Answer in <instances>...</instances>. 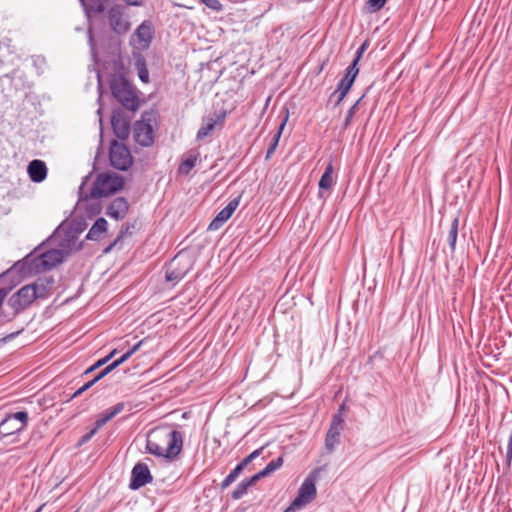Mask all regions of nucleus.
Returning a JSON list of instances; mask_svg holds the SVG:
<instances>
[{"label":"nucleus","mask_w":512,"mask_h":512,"mask_svg":"<svg viewBox=\"0 0 512 512\" xmlns=\"http://www.w3.org/2000/svg\"><path fill=\"white\" fill-rule=\"evenodd\" d=\"M182 446V434L170 426L156 427L147 435L146 448L158 457L174 459L181 452Z\"/></svg>","instance_id":"1"},{"label":"nucleus","mask_w":512,"mask_h":512,"mask_svg":"<svg viewBox=\"0 0 512 512\" xmlns=\"http://www.w3.org/2000/svg\"><path fill=\"white\" fill-rule=\"evenodd\" d=\"M114 98L126 109L135 111L139 106L134 87L123 77L114 76L110 84Z\"/></svg>","instance_id":"2"},{"label":"nucleus","mask_w":512,"mask_h":512,"mask_svg":"<svg viewBox=\"0 0 512 512\" xmlns=\"http://www.w3.org/2000/svg\"><path fill=\"white\" fill-rule=\"evenodd\" d=\"M65 255L66 254L60 248L50 249L41 252L32 258L27 257L25 259V264H30V272L47 271L60 264Z\"/></svg>","instance_id":"3"},{"label":"nucleus","mask_w":512,"mask_h":512,"mask_svg":"<svg viewBox=\"0 0 512 512\" xmlns=\"http://www.w3.org/2000/svg\"><path fill=\"white\" fill-rule=\"evenodd\" d=\"M123 185V178L120 175L116 173H101L93 184L91 196L94 198L108 196L122 189Z\"/></svg>","instance_id":"4"},{"label":"nucleus","mask_w":512,"mask_h":512,"mask_svg":"<svg viewBox=\"0 0 512 512\" xmlns=\"http://www.w3.org/2000/svg\"><path fill=\"white\" fill-rule=\"evenodd\" d=\"M320 469L314 470L302 483L299 488L298 495L286 509L285 512H292L296 509L310 503L316 497V480Z\"/></svg>","instance_id":"5"},{"label":"nucleus","mask_w":512,"mask_h":512,"mask_svg":"<svg viewBox=\"0 0 512 512\" xmlns=\"http://www.w3.org/2000/svg\"><path fill=\"white\" fill-rule=\"evenodd\" d=\"M106 17L110 29L117 35L126 34L131 28L127 9L123 5L115 4L111 6Z\"/></svg>","instance_id":"6"},{"label":"nucleus","mask_w":512,"mask_h":512,"mask_svg":"<svg viewBox=\"0 0 512 512\" xmlns=\"http://www.w3.org/2000/svg\"><path fill=\"white\" fill-rule=\"evenodd\" d=\"M110 163L118 170H127L132 165V155L123 143L117 141L111 143Z\"/></svg>","instance_id":"7"},{"label":"nucleus","mask_w":512,"mask_h":512,"mask_svg":"<svg viewBox=\"0 0 512 512\" xmlns=\"http://www.w3.org/2000/svg\"><path fill=\"white\" fill-rule=\"evenodd\" d=\"M78 238V232L73 229L61 225L59 226L52 236L53 243L57 244L65 254L70 253L74 249H78L76 246Z\"/></svg>","instance_id":"8"},{"label":"nucleus","mask_w":512,"mask_h":512,"mask_svg":"<svg viewBox=\"0 0 512 512\" xmlns=\"http://www.w3.org/2000/svg\"><path fill=\"white\" fill-rule=\"evenodd\" d=\"M28 414L24 411H19L8 415L0 423V435L8 436L14 433L21 432L27 425Z\"/></svg>","instance_id":"9"},{"label":"nucleus","mask_w":512,"mask_h":512,"mask_svg":"<svg viewBox=\"0 0 512 512\" xmlns=\"http://www.w3.org/2000/svg\"><path fill=\"white\" fill-rule=\"evenodd\" d=\"M153 38V26L150 21H143L133 33L130 42L137 50L143 51L149 48Z\"/></svg>","instance_id":"10"},{"label":"nucleus","mask_w":512,"mask_h":512,"mask_svg":"<svg viewBox=\"0 0 512 512\" xmlns=\"http://www.w3.org/2000/svg\"><path fill=\"white\" fill-rule=\"evenodd\" d=\"M35 293L30 284L25 285L9 298L8 305L17 314L26 309L36 299Z\"/></svg>","instance_id":"11"},{"label":"nucleus","mask_w":512,"mask_h":512,"mask_svg":"<svg viewBox=\"0 0 512 512\" xmlns=\"http://www.w3.org/2000/svg\"><path fill=\"white\" fill-rule=\"evenodd\" d=\"M344 428V419L340 413H336L331 421L325 438V449L332 453L340 442V435Z\"/></svg>","instance_id":"12"},{"label":"nucleus","mask_w":512,"mask_h":512,"mask_svg":"<svg viewBox=\"0 0 512 512\" xmlns=\"http://www.w3.org/2000/svg\"><path fill=\"white\" fill-rule=\"evenodd\" d=\"M358 58H355L354 61L347 67L345 76L339 82L337 89L333 93L332 96L337 95L336 105H338L346 96L351 86L354 83V80L359 72L357 68Z\"/></svg>","instance_id":"13"},{"label":"nucleus","mask_w":512,"mask_h":512,"mask_svg":"<svg viewBox=\"0 0 512 512\" xmlns=\"http://www.w3.org/2000/svg\"><path fill=\"white\" fill-rule=\"evenodd\" d=\"M133 137L141 146H150L154 141V131L149 122L144 118L136 121L133 129Z\"/></svg>","instance_id":"14"},{"label":"nucleus","mask_w":512,"mask_h":512,"mask_svg":"<svg viewBox=\"0 0 512 512\" xmlns=\"http://www.w3.org/2000/svg\"><path fill=\"white\" fill-rule=\"evenodd\" d=\"M152 479L148 466L144 463H138L132 469L129 487L133 490L139 489L152 482Z\"/></svg>","instance_id":"15"},{"label":"nucleus","mask_w":512,"mask_h":512,"mask_svg":"<svg viewBox=\"0 0 512 512\" xmlns=\"http://www.w3.org/2000/svg\"><path fill=\"white\" fill-rule=\"evenodd\" d=\"M182 260L183 256L178 254L169 263L166 271V280L168 282H178L186 275L187 271L189 270V266L184 265V267L180 268Z\"/></svg>","instance_id":"16"},{"label":"nucleus","mask_w":512,"mask_h":512,"mask_svg":"<svg viewBox=\"0 0 512 512\" xmlns=\"http://www.w3.org/2000/svg\"><path fill=\"white\" fill-rule=\"evenodd\" d=\"M111 124L115 135L119 139H126L129 136L130 123L129 120L121 112L113 113Z\"/></svg>","instance_id":"17"},{"label":"nucleus","mask_w":512,"mask_h":512,"mask_svg":"<svg viewBox=\"0 0 512 512\" xmlns=\"http://www.w3.org/2000/svg\"><path fill=\"white\" fill-rule=\"evenodd\" d=\"M128 209L129 205L126 199L123 197H118L111 202L107 208L106 214L111 218L120 220L126 216Z\"/></svg>","instance_id":"18"},{"label":"nucleus","mask_w":512,"mask_h":512,"mask_svg":"<svg viewBox=\"0 0 512 512\" xmlns=\"http://www.w3.org/2000/svg\"><path fill=\"white\" fill-rule=\"evenodd\" d=\"M27 172L33 182L40 183L47 176V167L42 160L35 159L28 164Z\"/></svg>","instance_id":"19"},{"label":"nucleus","mask_w":512,"mask_h":512,"mask_svg":"<svg viewBox=\"0 0 512 512\" xmlns=\"http://www.w3.org/2000/svg\"><path fill=\"white\" fill-rule=\"evenodd\" d=\"M226 117V113L222 112L220 114L215 115V117H209L205 123L202 124L200 129L197 132V139L201 140L212 133L215 126L218 124H222Z\"/></svg>","instance_id":"20"},{"label":"nucleus","mask_w":512,"mask_h":512,"mask_svg":"<svg viewBox=\"0 0 512 512\" xmlns=\"http://www.w3.org/2000/svg\"><path fill=\"white\" fill-rule=\"evenodd\" d=\"M54 280L52 278H39L34 283L30 284L33 290L36 292L35 297L37 298H46L53 287Z\"/></svg>","instance_id":"21"},{"label":"nucleus","mask_w":512,"mask_h":512,"mask_svg":"<svg viewBox=\"0 0 512 512\" xmlns=\"http://www.w3.org/2000/svg\"><path fill=\"white\" fill-rule=\"evenodd\" d=\"M124 410V403H117L116 405L105 410L99 418L96 420L95 425L96 429H100L104 426L108 421L113 419L116 415L121 413Z\"/></svg>","instance_id":"22"},{"label":"nucleus","mask_w":512,"mask_h":512,"mask_svg":"<svg viewBox=\"0 0 512 512\" xmlns=\"http://www.w3.org/2000/svg\"><path fill=\"white\" fill-rule=\"evenodd\" d=\"M124 410V403H117L116 405L105 410L99 418L96 420L95 425L96 429H100L104 426L108 421L113 419L116 415L121 413Z\"/></svg>","instance_id":"23"},{"label":"nucleus","mask_w":512,"mask_h":512,"mask_svg":"<svg viewBox=\"0 0 512 512\" xmlns=\"http://www.w3.org/2000/svg\"><path fill=\"white\" fill-rule=\"evenodd\" d=\"M108 223L104 218H98L86 235V239L98 241L107 231Z\"/></svg>","instance_id":"24"},{"label":"nucleus","mask_w":512,"mask_h":512,"mask_svg":"<svg viewBox=\"0 0 512 512\" xmlns=\"http://www.w3.org/2000/svg\"><path fill=\"white\" fill-rule=\"evenodd\" d=\"M257 481L255 476L242 480L232 492V498L235 500L242 498L247 493L248 489Z\"/></svg>","instance_id":"25"},{"label":"nucleus","mask_w":512,"mask_h":512,"mask_svg":"<svg viewBox=\"0 0 512 512\" xmlns=\"http://www.w3.org/2000/svg\"><path fill=\"white\" fill-rule=\"evenodd\" d=\"M334 185L333 179V165L332 163H328L326 166L325 172L320 178L319 188L323 190H328Z\"/></svg>","instance_id":"26"},{"label":"nucleus","mask_w":512,"mask_h":512,"mask_svg":"<svg viewBox=\"0 0 512 512\" xmlns=\"http://www.w3.org/2000/svg\"><path fill=\"white\" fill-rule=\"evenodd\" d=\"M282 464H283V458L278 457L277 459L272 460L263 470L256 473L254 476L257 478V480H260V479L270 475L277 469H279L282 466Z\"/></svg>","instance_id":"27"},{"label":"nucleus","mask_w":512,"mask_h":512,"mask_svg":"<svg viewBox=\"0 0 512 512\" xmlns=\"http://www.w3.org/2000/svg\"><path fill=\"white\" fill-rule=\"evenodd\" d=\"M197 159V154H189L179 165V174L187 175L195 167Z\"/></svg>","instance_id":"28"},{"label":"nucleus","mask_w":512,"mask_h":512,"mask_svg":"<svg viewBox=\"0 0 512 512\" xmlns=\"http://www.w3.org/2000/svg\"><path fill=\"white\" fill-rule=\"evenodd\" d=\"M458 225H459V218L454 217V219L451 222L448 235H447V242L451 248L452 251L455 250L457 236H458Z\"/></svg>","instance_id":"29"},{"label":"nucleus","mask_w":512,"mask_h":512,"mask_svg":"<svg viewBox=\"0 0 512 512\" xmlns=\"http://www.w3.org/2000/svg\"><path fill=\"white\" fill-rule=\"evenodd\" d=\"M86 10H91L95 13H101L105 9V3L108 0H79Z\"/></svg>","instance_id":"30"},{"label":"nucleus","mask_w":512,"mask_h":512,"mask_svg":"<svg viewBox=\"0 0 512 512\" xmlns=\"http://www.w3.org/2000/svg\"><path fill=\"white\" fill-rule=\"evenodd\" d=\"M231 216L228 210L223 208L209 224L208 229L212 231L219 229Z\"/></svg>","instance_id":"31"},{"label":"nucleus","mask_w":512,"mask_h":512,"mask_svg":"<svg viewBox=\"0 0 512 512\" xmlns=\"http://www.w3.org/2000/svg\"><path fill=\"white\" fill-rule=\"evenodd\" d=\"M285 123H286V119L281 123L278 132L274 135L272 143L270 144V146L267 150L266 158H269L274 153V151L278 145V141L281 136L282 130L284 129Z\"/></svg>","instance_id":"32"},{"label":"nucleus","mask_w":512,"mask_h":512,"mask_svg":"<svg viewBox=\"0 0 512 512\" xmlns=\"http://www.w3.org/2000/svg\"><path fill=\"white\" fill-rule=\"evenodd\" d=\"M387 2V0H367L365 9L369 13H375L379 11Z\"/></svg>","instance_id":"33"},{"label":"nucleus","mask_w":512,"mask_h":512,"mask_svg":"<svg viewBox=\"0 0 512 512\" xmlns=\"http://www.w3.org/2000/svg\"><path fill=\"white\" fill-rule=\"evenodd\" d=\"M122 363H124V361L122 360V358L120 357L119 359L115 360L114 362H112L111 364H109L107 367H105L96 377H95V380H100L101 378H103L104 376H106L108 373H110L111 371H113L115 368H117L119 365H121Z\"/></svg>","instance_id":"34"},{"label":"nucleus","mask_w":512,"mask_h":512,"mask_svg":"<svg viewBox=\"0 0 512 512\" xmlns=\"http://www.w3.org/2000/svg\"><path fill=\"white\" fill-rule=\"evenodd\" d=\"M361 100H362V97L360 99H358L356 101V103L348 110V113H347V116H346L345 122H344V127L345 128H347L350 125L351 120H352V118H353V116H354V114L356 112V109H357V107H358V105H359Z\"/></svg>","instance_id":"35"},{"label":"nucleus","mask_w":512,"mask_h":512,"mask_svg":"<svg viewBox=\"0 0 512 512\" xmlns=\"http://www.w3.org/2000/svg\"><path fill=\"white\" fill-rule=\"evenodd\" d=\"M138 75L142 82L147 83L149 81V72L145 64H138Z\"/></svg>","instance_id":"36"},{"label":"nucleus","mask_w":512,"mask_h":512,"mask_svg":"<svg viewBox=\"0 0 512 512\" xmlns=\"http://www.w3.org/2000/svg\"><path fill=\"white\" fill-rule=\"evenodd\" d=\"M143 344V340L139 341L138 343H136L131 349H129L126 353H124L121 358L122 360L125 362L126 360H128L134 353H136L141 345Z\"/></svg>","instance_id":"37"},{"label":"nucleus","mask_w":512,"mask_h":512,"mask_svg":"<svg viewBox=\"0 0 512 512\" xmlns=\"http://www.w3.org/2000/svg\"><path fill=\"white\" fill-rule=\"evenodd\" d=\"M98 380H95V378L89 382H87L86 384H84L81 388H79L74 394H73V397H77L79 395H81L84 391H86L87 389H89L90 387H92Z\"/></svg>","instance_id":"38"},{"label":"nucleus","mask_w":512,"mask_h":512,"mask_svg":"<svg viewBox=\"0 0 512 512\" xmlns=\"http://www.w3.org/2000/svg\"><path fill=\"white\" fill-rule=\"evenodd\" d=\"M238 205H239V198H235L227 204V206L225 207V210H228L230 215H232L234 213V211L237 209Z\"/></svg>","instance_id":"39"},{"label":"nucleus","mask_w":512,"mask_h":512,"mask_svg":"<svg viewBox=\"0 0 512 512\" xmlns=\"http://www.w3.org/2000/svg\"><path fill=\"white\" fill-rule=\"evenodd\" d=\"M238 205H239V198H235L227 204V206L225 207V210H228L230 215H232L234 213V211L237 209Z\"/></svg>","instance_id":"40"},{"label":"nucleus","mask_w":512,"mask_h":512,"mask_svg":"<svg viewBox=\"0 0 512 512\" xmlns=\"http://www.w3.org/2000/svg\"><path fill=\"white\" fill-rule=\"evenodd\" d=\"M237 478L233 476L232 474H228L227 477L222 481L221 483V489L228 488L233 482H235Z\"/></svg>","instance_id":"41"},{"label":"nucleus","mask_w":512,"mask_h":512,"mask_svg":"<svg viewBox=\"0 0 512 512\" xmlns=\"http://www.w3.org/2000/svg\"><path fill=\"white\" fill-rule=\"evenodd\" d=\"M106 363H107V360H106V359H105V357H104V358H102V359L98 360V361H97L93 366H91V367H90L86 372H87V373H88V372H91V371L95 370L96 368L103 366V365H104V364H106Z\"/></svg>","instance_id":"42"},{"label":"nucleus","mask_w":512,"mask_h":512,"mask_svg":"<svg viewBox=\"0 0 512 512\" xmlns=\"http://www.w3.org/2000/svg\"><path fill=\"white\" fill-rule=\"evenodd\" d=\"M97 430H98V429H96V427H95V428H94L93 430H91L89 433L85 434V435L82 437L81 442H82V443H85V442L89 441V440L92 438V436L97 432Z\"/></svg>","instance_id":"43"},{"label":"nucleus","mask_w":512,"mask_h":512,"mask_svg":"<svg viewBox=\"0 0 512 512\" xmlns=\"http://www.w3.org/2000/svg\"><path fill=\"white\" fill-rule=\"evenodd\" d=\"M127 5L130 6H141L144 3V0H123Z\"/></svg>","instance_id":"44"},{"label":"nucleus","mask_w":512,"mask_h":512,"mask_svg":"<svg viewBox=\"0 0 512 512\" xmlns=\"http://www.w3.org/2000/svg\"><path fill=\"white\" fill-rule=\"evenodd\" d=\"M264 450V447H260L259 449L254 450L251 454H249V457H252V460L256 459L258 456L261 455L262 451Z\"/></svg>","instance_id":"45"},{"label":"nucleus","mask_w":512,"mask_h":512,"mask_svg":"<svg viewBox=\"0 0 512 512\" xmlns=\"http://www.w3.org/2000/svg\"><path fill=\"white\" fill-rule=\"evenodd\" d=\"M252 461V457L247 456L238 465L241 466L242 469H244Z\"/></svg>","instance_id":"46"},{"label":"nucleus","mask_w":512,"mask_h":512,"mask_svg":"<svg viewBox=\"0 0 512 512\" xmlns=\"http://www.w3.org/2000/svg\"><path fill=\"white\" fill-rule=\"evenodd\" d=\"M243 471V469L241 468V466L237 465L231 472L230 474H232L233 476H235L236 478H238V476L241 474V472Z\"/></svg>","instance_id":"47"},{"label":"nucleus","mask_w":512,"mask_h":512,"mask_svg":"<svg viewBox=\"0 0 512 512\" xmlns=\"http://www.w3.org/2000/svg\"><path fill=\"white\" fill-rule=\"evenodd\" d=\"M423 405V411L425 412L428 408H431L432 407V403H431V398H430V395L427 394V402H423L422 403Z\"/></svg>","instance_id":"48"},{"label":"nucleus","mask_w":512,"mask_h":512,"mask_svg":"<svg viewBox=\"0 0 512 512\" xmlns=\"http://www.w3.org/2000/svg\"><path fill=\"white\" fill-rule=\"evenodd\" d=\"M116 353H117V350L114 349L107 356H105V359L107 360V362L110 361L116 355Z\"/></svg>","instance_id":"49"},{"label":"nucleus","mask_w":512,"mask_h":512,"mask_svg":"<svg viewBox=\"0 0 512 512\" xmlns=\"http://www.w3.org/2000/svg\"><path fill=\"white\" fill-rule=\"evenodd\" d=\"M5 296H6V292L3 289H0V305L2 304Z\"/></svg>","instance_id":"50"},{"label":"nucleus","mask_w":512,"mask_h":512,"mask_svg":"<svg viewBox=\"0 0 512 512\" xmlns=\"http://www.w3.org/2000/svg\"><path fill=\"white\" fill-rule=\"evenodd\" d=\"M364 49H365V44H363V45L359 48V50H358V52H357V57H356V58H358V59L360 58V56H361L362 52L364 51Z\"/></svg>","instance_id":"51"},{"label":"nucleus","mask_w":512,"mask_h":512,"mask_svg":"<svg viewBox=\"0 0 512 512\" xmlns=\"http://www.w3.org/2000/svg\"><path fill=\"white\" fill-rule=\"evenodd\" d=\"M113 246H114V244L109 245V246L104 250V252H105V253L110 252Z\"/></svg>","instance_id":"52"},{"label":"nucleus","mask_w":512,"mask_h":512,"mask_svg":"<svg viewBox=\"0 0 512 512\" xmlns=\"http://www.w3.org/2000/svg\"><path fill=\"white\" fill-rule=\"evenodd\" d=\"M89 41H90V44L93 45V37H92L91 31H89Z\"/></svg>","instance_id":"53"},{"label":"nucleus","mask_w":512,"mask_h":512,"mask_svg":"<svg viewBox=\"0 0 512 512\" xmlns=\"http://www.w3.org/2000/svg\"><path fill=\"white\" fill-rule=\"evenodd\" d=\"M343 410H344V404H342V405L340 406V408H339V410H338V412H337V413H340V414L342 415Z\"/></svg>","instance_id":"54"},{"label":"nucleus","mask_w":512,"mask_h":512,"mask_svg":"<svg viewBox=\"0 0 512 512\" xmlns=\"http://www.w3.org/2000/svg\"><path fill=\"white\" fill-rule=\"evenodd\" d=\"M40 511H41V507H40V508H38L35 512H40Z\"/></svg>","instance_id":"55"}]
</instances>
